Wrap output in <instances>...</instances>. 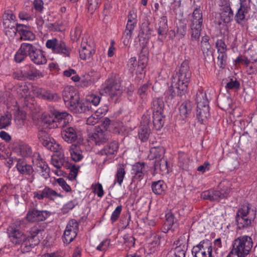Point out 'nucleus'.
Listing matches in <instances>:
<instances>
[{
  "mask_svg": "<svg viewBox=\"0 0 257 257\" xmlns=\"http://www.w3.org/2000/svg\"><path fill=\"white\" fill-rule=\"evenodd\" d=\"M25 226L23 219H17L7 229L11 242L16 245L20 244V249L23 253L29 252L39 243L40 240L37 235L44 230V226L36 224L30 229L27 235L20 229Z\"/></svg>",
  "mask_w": 257,
  "mask_h": 257,
  "instance_id": "nucleus-1",
  "label": "nucleus"
},
{
  "mask_svg": "<svg viewBox=\"0 0 257 257\" xmlns=\"http://www.w3.org/2000/svg\"><path fill=\"white\" fill-rule=\"evenodd\" d=\"M191 77V72L188 63L184 61L179 71L173 76L169 90L171 99L176 96L181 97L185 94Z\"/></svg>",
  "mask_w": 257,
  "mask_h": 257,
  "instance_id": "nucleus-2",
  "label": "nucleus"
},
{
  "mask_svg": "<svg viewBox=\"0 0 257 257\" xmlns=\"http://www.w3.org/2000/svg\"><path fill=\"white\" fill-rule=\"evenodd\" d=\"M28 56L36 65H43L47 63V59L42 50L32 44L23 43L15 55V60L17 63H21Z\"/></svg>",
  "mask_w": 257,
  "mask_h": 257,
  "instance_id": "nucleus-3",
  "label": "nucleus"
},
{
  "mask_svg": "<svg viewBox=\"0 0 257 257\" xmlns=\"http://www.w3.org/2000/svg\"><path fill=\"white\" fill-rule=\"evenodd\" d=\"M62 96L65 106L74 113H82L89 109L88 105L79 101V96L73 86H68L64 88Z\"/></svg>",
  "mask_w": 257,
  "mask_h": 257,
  "instance_id": "nucleus-4",
  "label": "nucleus"
},
{
  "mask_svg": "<svg viewBox=\"0 0 257 257\" xmlns=\"http://www.w3.org/2000/svg\"><path fill=\"white\" fill-rule=\"evenodd\" d=\"M253 246L251 237L243 235L234 239L231 244V249L229 252L238 257H246L250 253Z\"/></svg>",
  "mask_w": 257,
  "mask_h": 257,
  "instance_id": "nucleus-5",
  "label": "nucleus"
},
{
  "mask_svg": "<svg viewBox=\"0 0 257 257\" xmlns=\"http://www.w3.org/2000/svg\"><path fill=\"white\" fill-rule=\"evenodd\" d=\"M195 99L197 104V119L201 123H203L210 115L206 93L202 90H199L196 92Z\"/></svg>",
  "mask_w": 257,
  "mask_h": 257,
  "instance_id": "nucleus-6",
  "label": "nucleus"
},
{
  "mask_svg": "<svg viewBox=\"0 0 257 257\" xmlns=\"http://www.w3.org/2000/svg\"><path fill=\"white\" fill-rule=\"evenodd\" d=\"M122 92L119 80L114 76H111L102 85L100 93L101 95H108L111 97H119Z\"/></svg>",
  "mask_w": 257,
  "mask_h": 257,
  "instance_id": "nucleus-7",
  "label": "nucleus"
},
{
  "mask_svg": "<svg viewBox=\"0 0 257 257\" xmlns=\"http://www.w3.org/2000/svg\"><path fill=\"white\" fill-rule=\"evenodd\" d=\"M203 23L202 11L199 8L195 9L192 15L191 19L190 34L191 41L198 42L200 39L201 27Z\"/></svg>",
  "mask_w": 257,
  "mask_h": 257,
  "instance_id": "nucleus-8",
  "label": "nucleus"
},
{
  "mask_svg": "<svg viewBox=\"0 0 257 257\" xmlns=\"http://www.w3.org/2000/svg\"><path fill=\"white\" fill-rule=\"evenodd\" d=\"M46 47L54 53L59 54L64 57H70L72 49L62 40L56 38L49 39L46 42Z\"/></svg>",
  "mask_w": 257,
  "mask_h": 257,
  "instance_id": "nucleus-9",
  "label": "nucleus"
},
{
  "mask_svg": "<svg viewBox=\"0 0 257 257\" xmlns=\"http://www.w3.org/2000/svg\"><path fill=\"white\" fill-rule=\"evenodd\" d=\"M37 206L36 201L31 203L25 218L23 219L24 221L26 219L30 222L42 221L50 216V213L47 211L39 210L36 209L35 207Z\"/></svg>",
  "mask_w": 257,
  "mask_h": 257,
  "instance_id": "nucleus-10",
  "label": "nucleus"
},
{
  "mask_svg": "<svg viewBox=\"0 0 257 257\" xmlns=\"http://www.w3.org/2000/svg\"><path fill=\"white\" fill-rule=\"evenodd\" d=\"M95 53V46L90 38L87 36L83 37L82 39L81 47L79 50L80 59L83 60H88Z\"/></svg>",
  "mask_w": 257,
  "mask_h": 257,
  "instance_id": "nucleus-11",
  "label": "nucleus"
},
{
  "mask_svg": "<svg viewBox=\"0 0 257 257\" xmlns=\"http://www.w3.org/2000/svg\"><path fill=\"white\" fill-rule=\"evenodd\" d=\"M212 244L209 240L201 241L192 249L195 257H212Z\"/></svg>",
  "mask_w": 257,
  "mask_h": 257,
  "instance_id": "nucleus-12",
  "label": "nucleus"
},
{
  "mask_svg": "<svg viewBox=\"0 0 257 257\" xmlns=\"http://www.w3.org/2000/svg\"><path fill=\"white\" fill-rule=\"evenodd\" d=\"M33 198L41 200L44 198L51 201H54L57 198H63V196L49 187H45L42 190L33 192Z\"/></svg>",
  "mask_w": 257,
  "mask_h": 257,
  "instance_id": "nucleus-13",
  "label": "nucleus"
},
{
  "mask_svg": "<svg viewBox=\"0 0 257 257\" xmlns=\"http://www.w3.org/2000/svg\"><path fill=\"white\" fill-rule=\"evenodd\" d=\"M61 134L63 139L68 143L75 142L81 136V131L76 126L65 127Z\"/></svg>",
  "mask_w": 257,
  "mask_h": 257,
  "instance_id": "nucleus-14",
  "label": "nucleus"
},
{
  "mask_svg": "<svg viewBox=\"0 0 257 257\" xmlns=\"http://www.w3.org/2000/svg\"><path fill=\"white\" fill-rule=\"evenodd\" d=\"M36 171L45 179L50 177V169L47 164L38 155L35 159Z\"/></svg>",
  "mask_w": 257,
  "mask_h": 257,
  "instance_id": "nucleus-15",
  "label": "nucleus"
},
{
  "mask_svg": "<svg viewBox=\"0 0 257 257\" xmlns=\"http://www.w3.org/2000/svg\"><path fill=\"white\" fill-rule=\"evenodd\" d=\"M17 161L16 168L18 171L23 175L32 176L33 178L34 169L32 165L27 164L23 159H19Z\"/></svg>",
  "mask_w": 257,
  "mask_h": 257,
  "instance_id": "nucleus-16",
  "label": "nucleus"
},
{
  "mask_svg": "<svg viewBox=\"0 0 257 257\" xmlns=\"http://www.w3.org/2000/svg\"><path fill=\"white\" fill-rule=\"evenodd\" d=\"M21 73L29 80H34L36 78L43 77L42 73L31 64L25 66L21 71Z\"/></svg>",
  "mask_w": 257,
  "mask_h": 257,
  "instance_id": "nucleus-17",
  "label": "nucleus"
},
{
  "mask_svg": "<svg viewBox=\"0 0 257 257\" xmlns=\"http://www.w3.org/2000/svg\"><path fill=\"white\" fill-rule=\"evenodd\" d=\"M118 147V143L117 141L111 142L99 151V154L102 156H106L109 159H112L116 154Z\"/></svg>",
  "mask_w": 257,
  "mask_h": 257,
  "instance_id": "nucleus-18",
  "label": "nucleus"
},
{
  "mask_svg": "<svg viewBox=\"0 0 257 257\" xmlns=\"http://www.w3.org/2000/svg\"><path fill=\"white\" fill-rule=\"evenodd\" d=\"M146 164L144 162H138L135 164L132 169V174L134 179L141 180L143 179L147 172Z\"/></svg>",
  "mask_w": 257,
  "mask_h": 257,
  "instance_id": "nucleus-19",
  "label": "nucleus"
},
{
  "mask_svg": "<svg viewBox=\"0 0 257 257\" xmlns=\"http://www.w3.org/2000/svg\"><path fill=\"white\" fill-rule=\"evenodd\" d=\"M256 212V209L247 203L243 204L238 209L236 215L255 218Z\"/></svg>",
  "mask_w": 257,
  "mask_h": 257,
  "instance_id": "nucleus-20",
  "label": "nucleus"
},
{
  "mask_svg": "<svg viewBox=\"0 0 257 257\" xmlns=\"http://www.w3.org/2000/svg\"><path fill=\"white\" fill-rule=\"evenodd\" d=\"M109 138V135L108 132L106 131H103L101 128H98L91 136V140L98 145L105 142Z\"/></svg>",
  "mask_w": 257,
  "mask_h": 257,
  "instance_id": "nucleus-21",
  "label": "nucleus"
},
{
  "mask_svg": "<svg viewBox=\"0 0 257 257\" xmlns=\"http://www.w3.org/2000/svg\"><path fill=\"white\" fill-rule=\"evenodd\" d=\"M18 33L21 39L24 41H33L35 39V34L29 30V28L24 25L18 26Z\"/></svg>",
  "mask_w": 257,
  "mask_h": 257,
  "instance_id": "nucleus-22",
  "label": "nucleus"
},
{
  "mask_svg": "<svg viewBox=\"0 0 257 257\" xmlns=\"http://www.w3.org/2000/svg\"><path fill=\"white\" fill-rule=\"evenodd\" d=\"M220 17L224 23H228L232 20L233 12L229 5L226 4L222 6L220 10Z\"/></svg>",
  "mask_w": 257,
  "mask_h": 257,
  "instance_id": "nucleus-23",
  "label": "nucleus"
},
{
  "mask_svg": "<svg viewBox=\"0 0 257 257\" xmlns=\"http://www.w3.org/2000/svg\"><path fill=\"white\" fill-rule=\"evenodd\" d=\"M193 104L189 100L183 101L179 107L180 116L183 119L188 117L191 113Z\"/></svg>",
  "mask_w": 257,
  "mask_h": 257,
  "instance_id": "nucleus-24",
  "label": "nucleus"
},
{
  "mask_svg": "<svg viewBox=\"0 0 257 257\" xmlns=\"http://www.w3.org/2000/svg\"><path fill=\"white\" fill-rule=\"evenodd\" d=\"M66 159L63 152L60 151L51 157V164L55 168L59 169L64 166Z\"/></svg>",
  "mask_w": 257,
  "mask_h": 257,
  "instance_id": "nucleus-25",
  "label": "nucleus"
},
{
  "mask_svg": "<svg viewBox=\"0 0 257 257\" xmlns=\"http://www.w3.org/2000/svg\"><path fill=\"white\" fill-rule=\"evenodd\" d=\"M188 240L189 235L187 233H184L174 241L173 243L174 247L173 248L176 249L179 248L181 250L187 251Z\"/></svg>",
  "mask_w": 257,
  "mask_h": 257,
  "instance_id": "nucleus-26",
  "label": "nucleus"
},
{
  "mask_svg": "<svg viewBox=\"0 0 257 257\" xmlns=\"http://www.w3.org/2000/svg\"><path fill=\"white\" fill-rule=\"evenodd\" d=\"M244 65L247 74H256L257 73V57L248 58L244 60Z\"/></svg>",
  "mask_w": 257,
  "mask_h": 257,
  "instance_id": "nucleus-27",
  "label": "nucleus"
},
{
  "mask_svg": "<svg viewBox=\"0 0 257 257\" xmlns=\"http://www.w3.org/2000/svg\"><path fill=\"white\" fill-rule=\"evenodd\" d=\"M154 167V170L156 171V173H158L159 171L162 174L169 173L168 162L166 159L164 157L159 160H156Z\"/></svg>",
  "mask_w": 257,
  "mask_h": 257,
  "instance_id": "nucleus-28",
  "label": "nucleus"
},
{
  "mask_svg": "<svg viewBox=\"0 0 257 257\" xmlns=\"http://www.w3.org/2000/svg\"><path fill=\"white\" fill-rule=\"evenodd\" d=\"M151 188L154 194L161 195L165 193L167 185L163 180H160L153 182L151 185Z\"/></svg>",
  "mask_w": 257,
  "mask_h": 257,
  "instance_id": "nucleus-29",
  "label": "nucleus"
},
{
  "mask_svg": "<svg viewBox=\"0 0 257 257\" xmlns=\"http://www.w3.org/2000/svg\"><path fill=\"white\" fill-rule=\"evenodd\" d=\"M168 31V20L166 16H162L160 18L157 28V32L159 36L165 38Z\"/></svg>",
  "mask_w": 257,
  "mask_h": 257,
  "instance_id": "nucleus-30",
  "label": "nucleus"
},
{
  "mask_svg": "<svg viewBox=\"0 0 257 257\" xmlns=\"http://www.w3.org/2000/svg\"><path fill=\"white\" fill-rule=\"evenodd\" d=\"M236 221L238 228L240 229H245L251 226L255 218L245 217L236 215Z\"/></svg>",
  "mask_w": 257,
  "mask_h": 257,
  "instance_id": "nucleus-31",
  "label": "nucleus"
},
{
  "mask_svg": "<svg viewBox=\"0 0 257 257\" xmlns=\"http://www.w3.org/2000/svg\"><path fill=\"white\" fill-rule=\"evenodd\" d=\"M220 192L218 190L210 189L205 191L201 194L204 199H208L211 201H219L221 199Z\"/></svg>",
  "mask_w": 257,
  "mask_h": 257,
  "instance_id": "nucleus-32",
  "label": "nucleus"
},
{
  "mask_svg": "<svg viewBox=\"0 0 257 257\" xmlns=\"http://www.w3.org/2000/svg\"><path fill=\"white\" fill-rule=\"evenodd\" d=\"M178 160L180 167L183 170H188L191 163L188 155L184 152H179Z\"/></svg>",
  "mask_w": 257,
  "mask_h": 257,
  "instance_id": "nucleus-33",
  "label": "nucleus"
},
{
  "mask_svg": "<svg viewBox=\"0 0 257 257\" xmlns=\"http://www.w3.org/2000/svg\"><path fill=\"white\" fill-rule=\"evenodd\" d=\"M108 108L105 107L104 108H99L97 109L96 113L87 118L86 123L89 125H94L97 123L100 119L98 114H105L107 111Z\"/></svg>",
  "mask_w": 257,
  "mask_h": 257,
  "instance_id": "nucleus-34",
  "label": "nucleus"
},
{
  "mask_svg": "<svg viewBox=\"0 0 257 257\" xmlns=\"http://www.w3.org/2000/svg\"><path fill=\"white\" fill-rule=\"evenodd\" d=\"M164 103L162 98H155L152 103V109L154 113H163Z\"/></svg>",
  "mask_w": 257,
  "mask_h": 257,
  "instance_id": "nucleus-35",
  "label": "nucleus"
},
{
  "mask_svg": "<svg viewBox=\"0 0 257 257\" xmlns=\"http://www.w3.org/2000/svg\"><path fill=\"white\" fill-rule=\"evenodd\" d=\"M248 11L246 7H239L234 16L236 22L239 24L243 25L245 20V16Z\"/></svg>",
  "mask_w": 257,
  "mask_h": 257,
  "instance_id": "nucleus-36",
  "label": "nucleus"
},
{
  "mask_svg": "<svg viewBox=\"0 0 257 257\" xmlns=\"http://www.w3.org/2000/svg\"><path fill=\"white\" fill-rule=\"evenodd\" d=\"M125 174V166L123 164H118L117 166L116 173L115 175L114 182L121 186Z\"/></svg>",
  "mask_w": 257,
  "mask_h": 257,
  "instance_id": "nucleus-37",
  "label": "nucleus"
},
{
  "mask_svg": "<svg viewBox=\"0 0 257 257\" xmlns=\"http://www.w3.org/2000/svg\"><path fill=\"white\" fill-rule=\"evenodd\" d=\"M165 153L164 149L162 147H155L150 149L149 157L150 159L159 160L163 157Z\"/></svg>",
  "mask_w": 257,
  "mask_h": 257,
  "instance_id": "nucleus-38",
  "label": "nucleus"
},
{
  "mask_svg": "<svg viewBox=\"0 0 257 257\" xmlns=\"http://www.w3.org/2000/svg\"><path fill=\"white\" fill-rule=\"evenodd\" d=\"M69 152L72 159L75 162H78L83 158L82 152L78 146L72 145L69 148Z\"/></svg>",
  "mask_w": 257,
  "mask_h": 257,
  "instance_id": "nucleus-39",
  "label": "nucleus"
},
{
  "mask_svg": "<svg viewBox=\"0 0 257 257\" xmlns=\"http://www.w3.org/2000/svg\"><path fill=\"white\" fill-rule=\"evenodd\" d=\"M12 119V113L9 111H6L0 116V129H5L11 124Z\"/></svg>",
  "mask_w": 257,
  "mask_h": 257,
  "instance_id": "nucleus-40",
  "label": "nucleus"
},
{
  "mask_svg": "<svg viewBox=\"0 0 257 257\" xmlns=\"http://www.w3.org/2000/svg\"><path fill=\"white\" fill-rule=\"evenodd\" d=\"M43 146L48 149L55 153L58 152L61 150L60 145L52 138L43 141Z\"/></svg>",
  "mask_w": 257,
  "mask_h": 257,
  "instance_id": "nucleus-41",
  "label": "nucleus"
},
{
  "mask_svg": "<svg viewBox=\"0 0 257 257\" xmlns=\"http://www.w3.org/2000/svg\"><path fill=\"white\" fill-rule=\"evenodd\" d=\"M42 118L43 122L47 124V127L50 128L58 126L53 113L51 114H43Z\"/></svg>",
  "mask_w": 257,
  "mask_h": 257,
  "instance_id": "nucleus-42",
  "label": "nucleus"
},
{
  "mask_svg": "<svg viewBox=\"0 0 257 257\" xmlns=\"http://www.w3.org/2000/svg\"><path fill=\"white\" fill-rule=\"evenodd\" d=\"M101 97L96 94H92L88 95L86 98V102L85 103H82L83 104L88 105L89 106V109L86 111L89 110L91 108L90 104H92L95 106L98 105L100 102Z\"/></svg>",
  "mask_w": 257,
  "mask_h": 257,
  "instance_id": "nucleus-43",
  "label": "nucleus"
},
{
  "mask_svg": "<svg viewBox=\"0 0 257 257\" xmlns=\"http://www.w3.org/2000/svg\"><path fill=\"white\" fill-rule=\"evenodd\" d=\"M53 113L55 117V119L56 121V123H57V122H62L64 119H67V122H68L70 120H71L72 118L71 115L65 111L60 112L59 111L55 110Z\"/></svg>",
  "mask_w": 257,
  "mask_h": 257,
  "instance_id": "nucleus-44",
  "label": "nucleus"
},
{
  "mask_svg": "<svg viewBox=\"0 0 257 257\" xmlns=\"http://www.w3.org/2000/svg\"><path fill=\"white\" fill-rule=\"evenodd\" d=\"M230 184L228 182H222L219 185L220 190H218L220 192V196L221 199L227 198L230 195L231 189L230 188Z\"/></svg>",
  "mask_w": 257,
  "mask_h": 257,
  "instance_id": "nucleus-45",
  "label": "nucleus"
},
{
  "mask_svg": "<svg viewBox=\"0 0 257 257\" xmlns=\"http://www.w3.org/2000/svg\"><path fill=\"white\" fill-rule=\"evenodd\" d=\"M150 131L149 126L141 125L138 133L139 138L142 142L147 141L149 138Z\"/></svg>",
  "mask_w": 257,
  "mask_h": 257,
  "instance_id": "nucleus-46",
  "label": "nucleus"
},
{
  "mask_svg": "<svg viewBox=\"0 0 257 257\" xmlns=\"http://www.w3.org/2000/svg\"><path fill=\"white\" fill-rule=\"evenodd\" d=\"M164 118L163 113L153 114V123L157 130H159L163 127L164 123Z\"/></svg>",
  "mask_w": 257,
  "mask_h": 257,
  "instance_id": "nucleus-47",
  "label": "nucleus"
},
{
  "mask_svg": "<svg viewBox=\"0 0 257 257\" xmlns=\"http://www.w3.org/2000/svg\"><path fill=\"white\" fill-rule=\"evenodd\" d=\"M186 24L182 21H180L177 26V30L176 32L177 36L179 37V39H182L186 35Z\"/></svg>",
  "mask_w": 257,
  "mask_h": 257,
  "instance_id": "nucleus-48",
  "label": "nucleus"
},
{
  "mask_svg": "<svg viewBox=\"0 0 257 257\" xmlns=\"http://www.w3.org/2000/svg\"><path fill=\"white\" fill-rule=\"evenodd\" d=\"M60 99V97L58 93L45 90L43 99L49 101H56Z\"/></svg>",
  "mask_w": 257,
  "mask_h": 257,
  "instance_id": "nucleus-49",
  "label": "nucleus"
},
{
  "mask_svg": "<svg viewBox=\"0 0 257 257\" xmlns=\"http://www.w3.org/2000/svg\"><path fill=\"white\" fill-rule=\"evenodd\" d=\"M19 153L22 157H27L32 154V151L30 147L27 145L21 144L19 145Z\"/></svg>",
  "mask_w": 257,
  "mask_h": 257,
  "instance_id": "nucleus-50",
  "label": "nucleus"
},
{
  "mask_svg": "<svg viewBox=\"0 0 257 257\" xmlns=\"http://www.w3.org/2000/svg\"><path fill=\"white\" fill-rule=\"evenodd\" d=\"M208 41L209 38L208 36H205L202 38L200 47L203 53H207L211 49V45Z\"/></svg>",
  "mask_w": 257,
  "mask_h": 257,
  "instance_id": "nucleus-51",
  "label": "nucleus"
},
{
  "mask_svg": "<svg viewBox=\"0 0 257 257\" xmlns=\"http://www.w3.org/2000/svg\"><path fill=\"white\" fill-rule=\"evenodd\" d=\"M217 64L221 68H224L227 64V56L226 53H218Z\"/></svg>",
  "mask_w": 257,
  "mask_h": 257,
  "instance_id": "nucleus-52",
  "label": "nucleus"
},
{
  "mask_svg": "<svg viewBox=\"0 0 257 257\" xmlns=\"http://www.w3.org/2000/svg\"><path fill=\"white\" fill-rule=\"evenodd\" d=\"M78 204V201L76 199L71 200L64 205L62 208L63 212L65 213H67L70 210L73 209Z\"/></svg>",
  "mask_w": 257,
  "mask_h": 257,
  "instance_id": "nucleus-53",
  "label": "nucleus"
},
{
  "mask_svg": "<svg viewBox=\"0 0 257 257\" xmlns=\"http://www.w3.org/2000/svg\"><path fill=\"white\" fill-rule=\"evenodd\" d=\"M218 53H226L227 46L222 39L217 40L215 43Z\"/></svg>",
  "mask_w": 257,
  "mask_h": 257,
  "instance_id": "nucleus-54",
  "label": "nucleus"
},
{
  "mask_svg": "<svg viewBox=\"0 0 257 257\" xmlns=\"http://www.w3.org/2000/svg\"><path fill=\"white\" fill-rule=\"evenodd\" d=\"M123 243L128 248H131L135 245V238L129 234H125L123 236Z\"/></svg>",
  "mask_w": 257,
  "mask_h": 257,
  "instance_id": "nucleus-55",
  "label": "nucleus"
},
{
  "mask_svg": "<svg viewBox=\"0 0 257 257\" xmlns=\"http://www.w3.org/2000/svg\"><path fill=\"white\" fill-rule=\"evenodd\" d=\"M149 87V84L146 83L141 86L138 89V93L142 99H145L146 98Z\"/></svg>",
  "mask_w": 257,
  "mask_h": 257,
  "instance_id": "nucleus-56",
  "label": "nucleus"
},
{
  "mask_svg": "<svg viewBox=\"0 0 257 257\" xmlns=\"http://www.w3.org/2000/svg\"><path fill=\"white\" fill-rule=\"evenodd\" d=\"M71 233L69 232L68 230L64 231L62 237L63 242L65 244H68L71 242L76 237L75 235H71Z\"/></svg>",
  "mask_w": 257,
  "mask_h": 257,
  "instance_id": "nucleus-57",
  "label": "nucleus"
},
{
  "mask_svg": "<svg viewBox=\"0 0 257 257\" xmlns=\"http://www.w3.org/2000/svg\"><path fill=\"white\" fill-rule=\"evenodd\" d=\"M122 210L121 205L117 206L115 209L112 212L110 217V220L112 223L115 222L119 218Z\"/></svg>",
  "mask_w": 257,
  "mask_h": 257,
  "instance_id": "nucleus-58",
  "label": "nucleus"
},
{
  "mask_svg": "<svg viewBox=\"0 0 257 257\" xmlns=\"http://www.w3.org/2000/svg\"><path fill=\"white\" fill-rule=\"evenodd\" d=\"M219 104H220L222 109H227L230 107V104H231V100L228 97H224L220 99Z\"/></svg>",
  "mask_w": 257,
  "mask_h": 257,
  "instance_id": "nucleus-59",
  "label": "nucleus"
},
{
  "mask_svg": "<svg viewBox=\"0 0 257 257\" xmlns=\"http://www.w3.org/2000/svg\"><path fill=\"white\" fill-rule=\"evenodd\" d=\"M3 21H16V17L13 12L10 10H7L5 12L3 15Z\"/></svg>",
  "mask_w": 257,
  "mask_h": 257,
  "instance_id": "nucleus-60",
  "label": "nucleus"
},
{
  "mask_svg": "<svg viewBox=\"0 0 257 257\" xmlns=\"http://www.w3.org/2000/svg\"><path fill=\"white\" fill-rule=\"evenodd\" d=\"M19 18L21 20L29 21L33 20V17L31 14L26 11H22L19 14Z\"/></svg>",
  "mask_w": 257,
  "mask_h": 257,
  "instance_id": "nucleus-61",
  "label": "nucleus"
},
{
  "mask_svg": "<svg viewBox=\"0 0 257 257\" xmlns=\"http://www.w3.org/2000/svg\"><path fill=\"white\" fill-rule=\"evenodd\" d=\"M57 183L62 188L67 192H69L71 191L70 186L68 185L65 180L62 178H58L57 180Z\"/></svg>",
  "mask_w": 257,
  "mask_h": 257,
  "instance_id": "nucleus-62",
  "label": "nucleus"
},
{
  "mask_svg": "<svg viewBox=\"0 0 257 257\" xmlns=\"http://www.w3.org/2000/svg\"><path fill=\"white\" fill-rule=\"evenodd\" d=\"M240 83L236 79H231L227 83L225 87L227 89H237L239 87Z\"/></svg>",
  "mask_w": 257,
  "mask_h": 257,
  "instance_id": "nucleus-63",
  "label": "nucleus"
},
{
  "mask_svg": "<svg viewBox=\"0 0 257 257\" xmlns=\"http://www.w3.org/2000/svg\"><path fill=\"white\" fill-rule=\"evenodd\" d=\"M186 251L181 250L179 248L176 249L173 248L170 253H173L172 257H185Z\"/></svg>",
  "mask_w": 257,
  "mask_h": 257,
  "instance_id": "nucleus-64",
  "label": "nucleus"
}]
</instances>
